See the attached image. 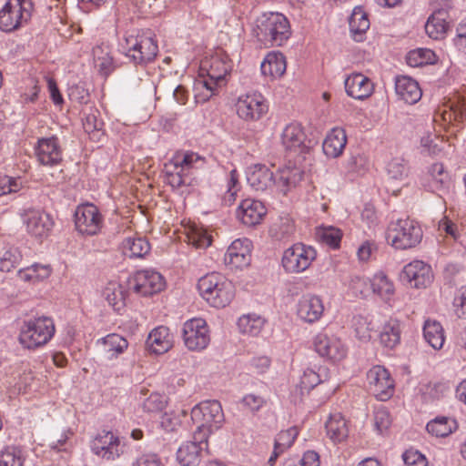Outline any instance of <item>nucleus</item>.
I'll use <instances>...</instances> for the list:
<instances>
[{"instance_id":"39","label":"nucleus","mask_w":466,"mask_h":466,"mask_svg":"<svg viewBox=\"0 0 466 466\" xmlns=\"http://www.w3.org/2000/svg\"><path fill=\"white\" fill-rule=\"evenodd\" d=\"M400 322L390 319L382 327L380 333V343L388 349L395 348L400 342Z\"/></svg>"},{"instance_id":"45","label":"nucleus","mask_w":466,"mask_h":466,"mask_svg":"<svg viewBox=\"0 0 466 466\" xmlns=\"http://www.w3.org/2000/svg\"><path fill=\"white\" fill-rule=\"evenodd\" d=\"M52 268L49 265L34 264L18 271V277L25 282H37L49 278Z\"/></svg>"},{"instance_id":"19","label":"nucleus","mask_w":466,"mask_h":466,"mask_svg":"<svg viewBox=\"0 0 466 466\" xmlns=\"http://www.w3.org/2000/svg\"><path fill=\"white\" fill-rule=\"evenodd\" d=\"M75 217L76 227L82 234L95 235L101 228L102 217L97 208L92 204L78 207Z\"/></svg>"},{"instance_id":"37","label":"nucleus","mask_w":466,"mask_h":466,"mask_svg":"<svg viewBox=\"0 0 466 466\" xmlns=\"http://www.w3.org/2000/svg\"><path fill=\"white\" fill-rule=\"evenodd\" d=\"M326 431L328 436L334 442H341L349 435V428L346 420L340 413L330 415L329 420L326 422Z\"/></svg>"},{"instance_id":"38","label":"nucleus","mask_w":466,"mask_h":466,"mask_svg":"<svg viewBox=\"0 0 466 466\" xmlns=\"http://www.w3.org/2000/svg\"><path fill=\"white\" fill-rule=\"evenodd\" d=\"M349 24L353 38L356 41H362L363 35L370 28V23L368 18V15L360 6L354 8L350 17Z\"/></svg>"},{"instance_id":"28","label":"nucleus","mask_w":466,"mask_h":466,"mask_svg":"<svg viewBox=\"0 0 466 466\" xmlns=\"http://www.w3.org/2000/svg\"><path fill=\"white\" fill-rule=\"evenodd\" d=\"M248 183L257 191H264L274 186L273 172L265 165L255 164L248 168Z\"/></svg>"},{"instance_id":"7","label":"nucleus","mask_w":466,"mask_h":466,"mask_svg":"<svg viewBox=\"0 0 466 466\" xmlns=\"http://www.w3.org/2000/svg\"><path fill=\"white\" fill-rule=\"evenodd\" d=\"M231 70V61L222 51L209 57H205L199 67V76L203 78L200 82L208 91L210 96L218 86L225 84V78Z\"/></svg>"},{"instance_id":"14","label":"nucleus","mask_w":466,"mask_h":466,"mask_svg":"<svg viewBox=\"0 0 466 466\" xmlns=\"http://www.w3.org/2000/svg\"><path fill=\"white\" fill-rule=\"evenodd\" d=\"M183 339L186 347L190 350H201L210 341L207 323L202 319H192L185 322Z\"/></svg>"},{"instance_id":"43","label":"nucleus","mask_w":466,"mask_h":466,"mask_svg":"<svg viewBox=\"0 0 466 466\" xmlns=\"http://www.w3.org/2000/svg\"><path fill=\"white\" fill-rule=\"evenodd\" d=\"M104 295L115 310L119 311L126 304L127 290L126 287L116 282H109Z\"/></svg>"},{"instance_id":"35","label":"nucleus","mask_w":466,"mask_h":466,"mask_svg":"<svg viewBox=\"0 0 466 466\" xmlns=\"http://www.w3.org/2000/svg\"><path fill=\"white\" fill-rule=\"evenodd\" d=\"M100 113L95 107H89V109L84 112L83 127L90 138L93 140H100V137L104 135L102 132L104 122L99 118Z\"/></svg>"},{"instance_id":"59","label":"nucleus","mask_w":466,"mask_h":466,"mask_svg":"<svg viewBox=\"0 0 466 466\" xmlns=\"http://www.w3.org/2000/svg\"><path fill=\"white\" fill-rule=\"evenodd\" d=\"M402 458L407 466H426V458L418 451L408 450Z\"/></svg>"},{"instance_id":"17","label":"nucleus","mask_w":466,"mask_h":466,"mask_svg":"<svg viewBox=\"0 0 466 466\" xmlns=\"http://www.w3.org/2000/svg\"><path fill=\"white\" fill-rule=\"evenodd\" d=\"M401 276L403 280L414 289H425L433 280L431 267L421 260H414L407 264Z\"/></svg>"},{"instance_id":"60","label":"nucleus","mask_w":466,"mask_h":466,"mask_svg":"<svg viewBox=\"0 0 466 466\" xmlns=\"http://www.w3.org/2000/svg\"><path fill=\"white\" fill-rule=\"evenodd\" d=\"M453 44L458 51L466 53V18L457 26L456 36L453 39Z\"/></svg>"},{"instance_id":"57","label":"nucleus","mask_w":466,"mask_h":466,"mask_svg":"<svg viewBox=\"0 0 466 466\" xmlns=\"http://www.w3.org/2000/svg\"><path fill=\"white\" fill-rule=\"evenodd\" d=\"M374 424L376 430L380 433L387 431L391 424L389 411L385 409H378L374 414Z\"/></svg>"},{"instance_id":"34","label":"nucleus","mask_w":466,"mask_h":466,"mask_svg":"<svg viewBox=\"0 0 466 466\" xmlns=\"http://www.w3.org/2000/svg\"><path fill=\"white\" fill-rule=\"evenodd\" d=\"M93 58L95 67L97 68L99 74L105 77H107L116 69V65L108 46L100 45L95 46L93 48Z\"/></svg>"},{"instance_id":"30","label":"nucleus","mask_w":466,"mask_h":466,"mask_svg":"<svg viewBox=\"0 0 466 466\" xmlns=\"http://www.w3.org/2000/svg\"><path fill=\"white\" fill-rule=\"evenodd\" d=\"M347 144V136L343 128L334 127L324 139L322 147L324 154L332 158L339 157Z\"/></svg>"},{"instance_id":"1","label":"nucleus","mask_w":466,"mask_h":466,"mask_svg":"<svg viewBox=\"0 0 466 466\" xmlns=\"http://www.w3.org/2000/svg\"><path fill=\"white\" fill-rule=\"evenodd\" d=\"M204 164V158L192 151H178L164 164L163 175L167 184L173 188L186 185L190 171Z\"/></svg>"},{"instance_id":"15","label":"nucleus","mask_w":466,"mask_h":466,"mask_svg":"<svg viewBox=\"0 0 466 466\" xmlns=\"http://www.w3.org/2000/svg\"><path fill=\"white\" fill-rule=\"evenodd\" d=\"M367 380L370 391L380 400H387L393 395L394 380L384 367H372L367 373Z\"/></svg>"},{"instance_id":"4","label":"nucleus","mask_w":466,"mask_h":466,"mask_svg":"<svg viewBox=\"0 0 466 466\" xmlns=\"http://www.w3.org/2000/svg\"><path fill=\"white\" fill-rule=\"evenodd\" d=\"M55 332L56 327L51 318L37 317L24 321L18 340L23 348L34 350L46 345Z\"/></svg>"},{"instance_id":"20","label":"nucleus","mask_w":466,"mask_h":466,"mask_svg":"<svg viewBox=\"0 0 466 466\" xmlns=\"http://www.w3.org/2000/svg\"><path fill=\"white\" fill-rule=\"evenodd\" d=\"M266 214L267 208L264 204L254 198L243 199L236 211L238 220L248 227L260 224Z\"/></svg>"},{"instance_id":"42","label":"nucleus","mask_w":466,"mask_h":466,"mask_svg":"<svg viewBox=\"0 0 466 466\" xmlns=\"http://www.w3.org/2000/svg\"><path fill=\"white\" fill-rule=\"evenodd\" d=\"M423 336L425 340L434 350L441 349L445 341L443 328L441 323L436 320L428 319L425 321Z\"/></svg>"},{"instance_id":"33","label":"nucleus","mask_w":466,"mask_h":466,"mask_svg":"<svg viewBox=\"0 0 466 466\" xmlns=\"http://www.w3.org/2000/svg\"><path fill=\"white\" fill-rule=\"evenodd\" d=\"M304 140L305 133L299 123H290L282 131L281 144L287 151H296L300 148Z\"/></svg>"},{"instance_id":"55","label":"nucleus","mask_w":466,"mask_h":466,"mask_svg":"<svg viewBox=\"0 0 466 466\" xmlns=\"http://www.w3.org/2000/svg\"><path fill=\"white\" fill-rule=\"evenodd\" d=\"M320 382L319 375L311 369H308L304 371L303 375L300 378L299 388L301 393L304 391L309 392L312 389H314Z\"/></svg>"},{"instance_id":"16","label":"nucleus","mask_w":466,"mask_h":466,"mask_svg":"<svg viewBox=\"0 0 466 466\" xmlns=\"http://www.w3.org/2000/svg\"><path fill=\"white\" fill-rule=\"evenodd\" d=\"M315 351L322 358L332 362L344 360L347 356V348L344 343L335 336L319 333L313 340Z\"/></svg>"},{"instance_id":"25","label":"nucleus","mask_w":466,"mask_h":466,"mask_svg":"<svg viewBox=\"0 0 466 466\" xmlns=\"http://www.w3.org/2000/svg\"><path fill=\"white\" fill-rule=\"evenodd\" d=\"M345 90L348 96L363 100L371 96L373 84L368 76L360 73H354L346 78Z\"/></svg>"},{"instance_id":"31","label":"nucleus","mask_w":466,"mask_h":466,"mask_svg":"<svg viewBox=\"0 0 466 466\" xmlns=\"http://www.w3.org/2000/svg\"><path fill=\"white\" fill-rule=\"evenodd\" d=\"M274 177V186L283 194H287L302 179L303 172L295 166L283 167L278 170Z\"/></svg>"},{"instance_id":"40","label":"nucleus","mask_w":466,"mask_h":466,"mask_svg":"<svg viewBox=\"0 0 466 466\" xmlns=\"http://www.w3.org/2000/svg\"><path fill=\"white\" fill-rule=\"evenodd\" d=\"M187 442L177 453V458L182 466H196L200 461L201 447L198 441Z\"/></svg>"},{"instance_id":"48","label":"nucleus","mask_w":466,"mask_h":466,"mask_svg":"<svg viewBox=\"0 0 466 466\" xmlns=\"http://www.w3.org/2000/svg\"><path fill=\"white\" fill-rule=\"evenodd\" d=\"M389 179L396 182L404 181L409 175V166L402 157L391 158L386 167Z\"/></svg>"},{"instance_id":"10","label":"nucleus","mask_w":466,"mask_h":466,"mask_svg":"<svg viewBox=\"0 0 466 466\" xmlns=\"http://www.w3.org/2000/svg\"><path fill=\"white\" fill-rule=\"evenodd\" d=\"M316 258L314 248L296 243L284 250L281 264L287 273L297 274L308 269Z\"/></svg>"},{"instance_id":"53","label":"nucleus","mask_w":466,"mask_h":466,"mask_svg":"<svg viewBox=\"0 0 466 466\" xmlns=\"http://www.w3.org/2000/svg\"><path fill=\"white\" fill-rule=\"evenodd\" d=\"M350 289L356 297L365 298L371 290V281L364 277L355 276L350 281Z\"/></svg>"},{"instance_id":"18","label":"nucleus","mask_w":466,"mask_h":466,"mask_svg":"<svg viewBox=\"0 0 466 466\" xmlns=\"http://www.w3.org/2000/svg\"><path fill=\"white\" fill-rule=\"evenodd\" d=\"M252 242L248 238H238L228 248L224 262L231 268L242 269L251 262Z\"/></svg>"},{"instance_id":"58","label":"nucleus","mask_w":466,"mask_h":466,"mask_svg":"<svg viewBox=\"0 0 466 466\" xmlns=\"http://www.w3.org/2000/svg\"><path fill=\"white\" fill-rule=\"evenodd\" d=\"M453 308L458 318L466 319V287L459 289L453 299Z\"/></svg>"},{"instance_id":"63","label":"nucleus","mask_w":466,"mask_h":466,"mask_svg":"<svg viewBox=\"0 0 466 466\" xmlns=\"http://www.w3.org/2000/svg\"><path fill=\"white\" fill-rule=\"evenodd\" d=\"M133 466H162V462L156 454H143L137 459Z\"/></svg>"},{"instance_id":"54","label":"nucleus","mask_w":466,"mask_h":466,"mask_svg":"<svg viewBox=\"0 0 466 466\" xmlns=\"http://www.w3.org/2000/svg\"><path fill=\"white\" fill-rule=\"evenodd\" d=\"M167 401L165 396L159 393H152L143 402V410L147 412H160L166 407Z\"/></svg>"},{"instance_id":"49","label":"nucleus","mask_w":466,"mask_h":466,"mask_svg":"<svg viewBox=\"0 0 466 466\" xmlns=\"http://www.w3.org/2000/svg\"><path fill=\"white\" fill-rule=\"evenodd\" d=\"M407 64L412 67L433 64L436 61L435 53L427 48H418L410 51L406 56Z\"/></svg>"},{"instance_id":"12","label":"nucleus","mask_w":466,"mask_h":466,"mask_svg":"<svg viewBox=\"0 0 466 466\" xmlns=\"http://www.w3.org/2000/svg\"><path fill=\"white\" fill-rule=\"evenodd\" d=\"M91 451L106 461H115L124 452L120 438L111 431L98 432L91 441Z\"/></svg>"},{"instance_id":"21","label":"nucleus","mask_w":466,"mask_h":466,"mask_svg":"<svg viewBox=\"0 0 466 466\" xmlns=\"http://www.w3.org/2000/svg\"><path fill=\"white\" fill-rule=\"evenodd\" d=\"M25 222L29 234L36 238L46 237L54 222L49 214L39 209H28L25 213Z\"/></svg>"},{"instance_id":"51","label":"nucleus","mask_w":466,"mask_h":466,"mask_svg":"<svg viewBox=\"0 0 466 466\" xmlns=\"http://www.w3.org/2000/svg\"><path fill=\"white\" fill-rule=\"evenodd\" d=\"M25 457L15 446H8L0 452V466H24Z\"/></svg>"},{"instance_id":"2","label":"nucleus","mask_w":466,"mask_h":466,"mask_svg":"<svg viewBox=\"0 0 466 466\" xmlns=\"http://www.w3.org/2000/svg\"><path fill=\"white\" fill-rule=\"evenodd\" d=\"M198 289L202 298L215 308L228 306L235 296L233 284L216 272L200 278Z\"/></svg>"},{"instance_id":"41","label":"nucleus","mask_w":466,"mask_h":466,"mask_svg":"<svg viewBox=\"0 0 466 466\" xmlns=\"http://www.w3.org/2000/svg\"><path fill=\"white\" fill-rule=\"evenodd\" d=\"M123 253L129 258H144L150 251L149 242L142 237L127 238L122 243Z\"/></svg>"},{"instance_id":"36","label":"nucleus","mask_w":466,"mask_h":466,"mask_svg":"<svg viewBox=\"0 0 466 466\" xmlns=\"http://www.w3.org/2000/svg\"><path fill=\"white\" fill-rule=\"evenodd\" d=\"M458 428L456 420L451 417L439 416L428 422V432L437 438H444L451 434Z\"/></svg>"},{"instance_id":"32","label":"nucleus","mask_w":466,"mask_h":466,"mask_svg":"<svg viewBox=\"0 0 466 466\" xmlns=\"http://www.w3.org/2000/svg\"><path fill=\"white\" fill-rule=\"evenodd\" d=\"M261 72L271 79L280 77L286 72V58L279 52L268 53L261 63Z\"/></svg>"},{"instance_id":"3","label":"nucleus","mask_w":466,"mask_h":466,"mask_svg":"<svg viewBox=\"0 0 466 466\" xmlns=\"http://www.w3.org/2000/svg\"><path fill=\"white\" fill-rule=\"evenodd\" d=\"M256 35L258 40L266 47L279 46L291 35L289 22L282 14L263 15L258 20Z\"/></svg>"},{"instance_id":"62","label":"nucleus","mask_w":466,"mask_h":466,"mask_svg":"<svg viewBox=\"0 0 466 466\" xmlns=\"http://www.w3.org/2000/svg\"><path fill=\"white\" fill-rule=\"evenodd\" d=\"M242 403L251 411H257L264 405L265 400L260 396L248 394L243 398Z\"/></svg>"},{"instance_id":"50","label":"nucleus","mask_w":466,"mask_h":466,"mask_svg":"<svg viewBox=\"0 0 466 466\" xmlns=\"http://www.w3.org/2000/svg\"><path fill=\"white\" fill-rule=\"evenodd\" d=\"M264 326V319L259 316L245 315L238 319V327L244 334L257 336Z\"/></svg>"},{"instance_id":"23","label":"nucleus","mask_w":466,"mask_h":466,"mask_svg":"<svg viewBox=\"0 0 466 466\" xmlns=\"http://www.w3.org/2000/svg\"><path fill=\"white\" fill-rule=\"evenodd\" d=\"M324 312L323 300L319 296L307 294L303 296L298 304V316L305 322L318 321Z\"/></svg>"},{"instance_id":"46","label":"nucleus","mask_w":466,"mask_h":466,"mask_svg":"<svg viewBox=\"0 0 466 466\" xmlns=\"http://www.w3.org/2000/svg\"><path fill=\"white\" fill-rule=\"evenodd\" d=\"M99 342L105 347V352L111 357H116L122 354L128 347L127 340L116 333L108 334L105 338H102Z\"/></svg>"},{"instance_id":"56","label":"nucleus","mask_w":466,"mask_h":466,"mask_svg":"<svg viewBox=\"0 0 466 466\" xmlns=\"http://www.w3.org/2000/svg\"><path fill=\"white\" fill-rule=\"evenodd\" d=\"M452 117L459 122L466 119V99L464 97L458 96L451 102L449 119L451 120Z\"/></svg>"},{"instance_id":"8","label":"nucleus","mask_w":466,"mask_h":466,"mask_svg":"<svg viewBox=\"0 0 466 466\" xmlns=\"http://www.w3.org/2000/svg\"><path fill=\"white\" fill-rule=\"evenodd\" d=\"M34 12L33 0H7L0 9V30L12 33L26 25Z\"/></svg>"},{"instance_id":"11","label":"nucleus","mask_w":466,"mask_h":466,"mask_svg":"<svg viewBox=\"0 0 466 466\" xmlns=\"http://www.w3.org/2000/svg\"><path fill=\"white\" fill-rule=\"evenodd\" d=\"M266 99L260 93H248L238 97L236 103L238 116L247 122L259 120L267 112Z\"/></svg>"},{"instance_id":"47","label":"nucleus","mask_w":466,"mask_h":466,"mask_svg":"<svg viewBox=\"0 0 466 466\" xmlns=\"http://www.w3.org/2000/svg\"><path fill=\"white\" fill-rule=\"evenodd\" d=\"M342 235L339 228L331 226L319 227L316 231L318 240L334 249L339 248Z\"/></svg>"},{"instance_id":"13","label":"nucleus","mask_w":466,"mask_h":466,"mask_svg":"<svg viewBox=\"0 0 466 466\" xmlns=\"http://www.w3.org/2000/svg\"><path fill=\"white\" fill-rule=\"evenodd\" d=\"M165 286L164 278L157 271L140 270L128 279V289L140 296L160 292Z\"/></svg>"},{"instance_id":"27","label":"nucleus","mask_w":466,"mask_h":466,"mask_svg":"<svg viewBox=\"0 0 466 466\" xmlns=\"http://www.w3.org/2000/svg\"><path fill=\"white\" fill-rule=\"evenodd\" d=\"M445 8L436 9L433 14L428 18L425 25L426 34L432 39H442L448 30V9L451 4L448 0Z\"/></svg>"},{"instance_id":"5","label":"nucleus","mask_w":466,"mask_h":466,"mask_svg":"<svg viewBox=\"0 0 466 466\" xmlns=\"http://www.w3.org/2000/svg\"><path fill=\"white\" fill-rule=\"evenodd\" d=\"M191 419L197 425L194 439L199 442L207 440L213 429H218L224 420V413L219 401L207 400L196 405L191 410Z\"/></svg>"},{"instance_id":"9","label":"nucleus","mask_w":466,"mask_h":466,"mask_svg":"<svg viewBox=\"0 0 466 466\" xmlns=\"http://www.w3.org/2000/svg\"><path fill=\"white\" fill-rule=\"evenodd\" d=\"M125 42L126 56L135 65L145 66L153 62L157 56L158 46L150 32L129 35Z\"/></svg>"},{"instance_id":"22","label":"nucleus","mask_w":466,"mask_h":466,"mask_svg":"<svg viewBox=\"0 0 466 466\" xmlns=\"http://www.w3.org/2000/svg\"><path fill=\"white\" fill-rule=\"evenodd\" d=\"M37 160L45 166H56L62 161V150L55 137L41 138L35 148Z\"/></svg>"},{"instance_id":"64","label":"nucleus","mask_w":466,"mask_h":466,"mask_svg":"<svg viewBox=\"0 0 466 466\" xmlns=\"http://www.w3.org/2000/svg\"><path fill=\"white\" fill-rule=\"evenodd\" d=\"M300 466H320L319 454L314 451H306L299 461Z\"/></svg>"},{"instance_id":"29","label":"nucleus","mask_w":466,"mask_h":466,"mask_svg":"<svg viewBox=\"0 0 466 466\" xmlns=\"http://www.w3.org/2000/svg\"><path fill=\"white\" fill-rule=\"evenodd\" d=\"M395 90L400 99L410 105L417 103L422 95L418 82L405 76L397 77Z\"/></svg>"},{"instance_id":"52","label":"nucleus","mask_w":466,"mask_h":466,"mask_svg":"<svg viewBox=\"0 0 466 466\" xmlns=\"http://www.w3.org/2000/svg\"><path fill=\"white\" fill-rule=\"evenodd\" d=\"M298 435L299 430L297 427H291L286 431H281L275 441L276 450L284 451L293 444Z\"/></svg>"},{"instance_id":"44","label":"nucleus","mask_w":466,"mask_h":466,"mask_svg":"<svg viewBox=\"0 0 466 466\" xmlns=\"http://www.w3.org/2000/svg\"><path fill=\"white\" fill-rule=\"evenodd\" d=\"M371 290L373 293L378 294L386 302L390 301L394 295L393 282L383 272H379L374 275L371 280Z\"/></svg>"},{"instance_id":"6","label":"nucleus","mask_w":466,"mask_h":466,"mask_svg":"<svg viewBox=\"0 0 466 466\" xmlns=\"http://www.w3.org/2000/svg\"><path fill=\"white\" fill-rule=\"evenodd\" d=\"M420 225L410 218L391 221L387 228V241L396 249H408L418 246L422 239Z\"/></svg>"},{"instance_id":"26","label":"nucleus","mask_w":466,"mask_h":466,"mask_svg":"<svg viewBox=\"0 0 466 466\" xmlns=\"http://www.w3.org/2000/svg\"><path fill=\"white\" fill-rule=\"evenodd\" d=\"M173 335L167 327L155 328L148 335L146 344L148 350L155 354H164L173 347Z\"/></svg>"},{"instance_id":"24","label":"nucleus","mask_w":466,"mask_h":466,"mask_svg":"<svg viewBox=\"0 0 466 466\" xmlns=\"http://www.w3.org/2000/svg\"><path fill=\"white\" fill-rule=\"evenodd\" d=\"M451 178L442 163H433L428 168L425 187L431 192L444 193L449 190Z\"/></svg>"},{"instance_id":"61","label":"nucleus","mask_w":466,"mask_h":466,"mask_svg":"<svg viewBox=\"0 0 466 466\" xmlns=\"http://www.w3.org/2000/svg\"><path fill=\"white\" fill-rule=\"evenodd\" d=\"M17 262L18 256L11 251L5 252L4 255L0 258V271H11L15 267Z\"/></svg>"}]
</instances>
